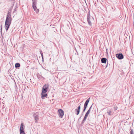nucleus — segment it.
Returning <instances> with one entry per match:
<instances>
[{
  "label": "nucleus",
  "instance_id": "f257e3e1",
  "mask_svg": "<svg viewBox=\"0 0 134 134\" xmlns=\"http://www.w3.org/2000/svg\"><path fill=\"white\" fill-rule=\"evenodd\" d=\"M12 21V18L11 16V13L8 12L7 15L6 19L5 20V29L7 31L11 24Z\"/></svg>",
  "mask_w": 134,
  "mask_h": 134
},
{
  "label": "nucleus",
  "instance_id": "1a4fd4ad",
  "mask_svg": "<svg viewBox=\"0 0 134 134\" xmlns=\"http://www.w3.org/2000/svg\"><path fill=\"white\" fill-rule=\"evenodd\" d=\"M81 104H80V105H79L76 109L75 110V111L76 113V114L77 115H78L80 112V109L81 108V107L80 105Z\"/></svg>",
  "mask_w": 134,
  "mask_h": 134
},
{
  "label": "nucleus",
  "instance_id": "20e7f679",
  "mask_svg": "<svg viewBox=\"0 0 134 134\" xmlns=\"http://www.w3.org/2000/svg\"><path fill=\"white\" fill-rule=\"evenodd\" d=\"M93 18L92 16H90V14L89 13L87 14V20L88 21V22L89 25L90 26L91 25V21L93 20Z\"/></svg>",
  "mask_w": 134,
  "mask_h": 134
},
{
  "label": "nucleus",
  "instance_id": "a211bd4d",
  "mask_svg": "<svg viewBox=\"0 0 134 134\" xmlns=\"http://www.w3.org/2000/svg\"><path fill=\"white\" fill-rule=\"evenodd\" d=\"M130 134H133V130L131 129Z\"/></svg>",
  "mask_w": 134,
  "mask_h": 134
},
{
  "label": "nucleus",
  "instance_id": "f03ea898",
  "mask_svg": "<svg viewBox=\"0 0 134 134\" xmlns=\"http://www.w3.org/2000/svg\"><path fill=\"white\" fill-rule=\"evenodd\" d=\"M92 105L89 108V109L88 110L87 112H86V114H85V116L84 118L83 119V120L82 121L81 123V126H82L84 122L86 121V120L87 119V117H88V114H89L91 109L92 107Z\"/></svg>",
  "mask_w": 134,
  "mask_h": 134
},
{
  "label": "nucleus",
  "instance_id": "ddd939ff",
  "mask_svg": "<svg viewBox=\"0 0 134 134\" xmlns=\"http://www.w3.org/2000/svg\"><path fill=\"white\" fill-rule=\"evenodd\" d=\"M41 98L42 99H43L44 97H46L47 94L46 93H43V92H42L41 93Z\"/></svg>",
  "mask_w": 134,
  "mask_h": 134
},
{
  "label": "nucleus",
  "instance_id": "aec40b11",
  "mask_svg": "<svg viewBox=\"0 0 134 134\" xmlns=\"http://www.w3.org/2000/svg\"><path fill=\"white\" fill-rule=\"evenodd\" d=\"M118 107H114V110H116L117 109H118Z\"/></svg>",
  "mask_w": 134,
  "mask_h": 134
},
{
  "label": "nucleus",
  "instance_id": "6e6552de",
  "mask_svg": "<svg viewBox=\"0 0 134 134\" xmlns=\"http://www.w3.org/2000/svg\"><path fill=\"white\" fill-rule=\"evenodd\" d=\"M90 98L88 99L86 101L84 105L83 109L86 110L87 107L88 103L90 101Z\"/></svg>",
  "mask_w": 134,
  "mask_h": 134
},
{
  "label": "nucleus",
  "instance_id": "dca6fc26",
  "mask_svg": "<svg viewBox=\"0 0 134 134\" xmlns=\"http://www.w3.org/2000/svg\"><path fill=\"white\" fill-rule=\"evenodd\" d=\"M112 112L111 111H108L107 112V113L109 115H111Z\"/></svg>",
  "mask_w": 134,
  "mask_h": 134
},
{
  "label": "nucleus",
  "instance_id": "0eeeda50",
  "mask_svg": "<svg viewBox=\"0 0 134 134\" xmlns=\"http://www.w3.org/2000/svg\"><path fill=\"white\" fill-rule=\"evenodd\" d=\"M116 56L117 58L119 60L122 59L124 58V56L121 53L116 54Z\"/></svg>",
  "mask_w": 134,
  "mask_h": 134
},
{
  "label": "nucleus",
  "instance_id": "9b49d317",
  "mask_svg": "<svg viewBox=\"0 0 134 134\" xmlns=\"http://www.w3.org/2000/svg\"><path fill=\"white\" fill-rule=\"evenodd\" d=\"M24 132V125L23 123H22L20 125V132Z\"/></svg>",
  "mask_w": 134,
  "mask_h": 134
},
{
  "label": "nucleus",
  "instance_id": "5701e85b",
  "mask_svg": "<svg viewBox=\"0 0 134 134\" xmlns=\"http://www.w3.org/2000/svg\"><path fill=\"white\" fill-rule=\"evenodd\" d=\"M4 108L5 109H6V108H5V107H4Z\"/></svg>",
  "mask_w": 134,
  "mask_h": 134
},
{
  "label": "nucleus",
  "instance_id": "39448f33",
  "mask_svg": "<svg viewBox=\"0 0 134 134\" xmlns=\"http://www.w3.org/2000/svg\"><path fill=\"white\" fill-rule=\"evenodd\" d=\"M48 85H45L42 87V92L43 93H46L48 89Z\"/></svg>",
  "mask_w": 134,
  "mask_h": 134
},
{
  "label": "nucleus",
  "instance_id": "f3484780",
  "mask_svg": "<svg viewBox=\"0 0 134 134\" xmlns=\"http://www.w3.org/2000/svg\"><path fill=\"white\" fill-rule=\"evenodd\" d=\"M40 54H41V56L42 58H43V54L42 53V52L41 51H40Z\"/></svg>",
  "mask_w": 134,
  "mask_h": 134
},
{
  "label": "nucleus",
  "instance_id": "6ab92c4d",
  "mask_svg": "<svg viewBox=\"0 0 134 134\" xmlns=\"http://www.w3.org/2000/svg\"><path fill=\"white\" fill-rule=\"evenodd\" d=\"M20 134H25V133L24 132H20Z\"/></svg>",
  "mask_w": 134,
  "mask_h": 134
},
{
  "label": "nucleus",
  "instance_id": "7ed1b4c3",
  "mask_svg": "<svg viewBox=\"0 0 134 134\" xmlns=\"http://www.w3.org/2000/svg\"><path fill=\"white\" fill-rule=\"evenodd\" d=\"M32 7L33 8L36 13H37L39 11V10L37 8L36 6L37 4V0H32Z\"/></svg>",
  "mask_w": 134,
  "mask_h": 134
},
{
  "label": "nucleus",
  "instance_id": "f8f14e48",
  "mask_svg": "<svg viewBox=\"0 0 134 134\" xmlns=\"http://www.w3.org/2000/svg\"><path fill=\"white\" fill-rule=\"evenodd\" d=\"M107 59L105 58H102L101 59V62L102 63L105 64L106 63Z\"/></svg>",
  "mask_w": 134,
  "mask_h": 134
},
{
  "label": "nucleus",
  "instance_id": "2eb2a0df",
  "mask_svg": "<svg viewBox=\"0 0 134 134\" xmlns=\"http://www.w3.org/2000/svg\"><path fill=\"white\" fill-rule=\"evenodd\" d=\"M37 77L39 79H41L42 78V76L40 75H37Z\"/></svg>",
  "mask_w": 134,
  "mask_h": 134
},
{
  "label": "nucleus",
  "instance_id": "4468645a",
  "mask_svg": "<svg viewBox=\"0 0 134 134\" xmlns=\"http://www.w3.org/2000/svg\"><path fill=\"white\" fill-rule=\"evenodd\" d=\"M20 66V64L19 63H16L15 64V67L16 68H18Z\"/></svg>",
  "mask_w": 134,
  "mask_h": 134
},
{
  "label": "nucleus",
  "instance_id": "423d86ee",
  "mask_svg": "<svg viewBox=\"0 0 134 134\" xmlns=\"http://www.w3.org/2000/svg\"><path fill=\"white\" fill-rule=\"evenodd\" d=\"M58 113L59 117L62 118L64 115V111L62 109H59L58 110Z\"/></svg>",
  "mask_w": 134,
  "mask_h": 134
},
{
  "label": "nucleus",
  "instance_id": "412c9836",
  "mask_svg": "<svg viewBox=\"0 0 134 134\" xmlns=\"http://www.w3.org/2000/svg\"><path fill=\"white\" fill-rule=\"evenodd\" d=\"M86 110L85 109H83V111H82V113H83Z\"/></svg>",
  "mask_w": 134,
  "mask_h": 134
},
{
  "label": "nucleus",
  "instance_id": "9d476101",
  "mask_svg": "<svg viewBox=\"0 0 134 134\" xmlns=\"http://www.w3.org/2000/svg\"><path fill=\"white\" fill-rule=\"evenodd\" d=\"M35 121L36 122H37L38 120V116L37 114H34L33 115Z\"/></svg>",
  "mask_w": 134,
  "mask_h": 134
},
{
  "label": "nucleus",
  "instance_id": "4be33fe9",
  "mask_svg": "<svg viewBox=\"0 0 134 134\" xmlns=\"http://www.w3.org/2000/svg\"><path fill=\"white\" fill-rule=\"evenodd\" d=\"M2 27H1V32H2Z\"/></svg>",
  "mask_w": 134,
  "mask_h": 134
},
{
  "label": "nucleus",
  "instance_id": "b1692460",
  "mask_svg": "<svg viewBox=\"0 0 134 134\" xmlns=\"http://www.w3.org/2000/svg\"><path fill=\"white\" fill-rule=\"evenodd\" d=\"M4 108L5 109H6V108H5V107H4Z\"/></svg>",
  "mask_w": 134,
  "mask_h": 134
}]
</instances>
